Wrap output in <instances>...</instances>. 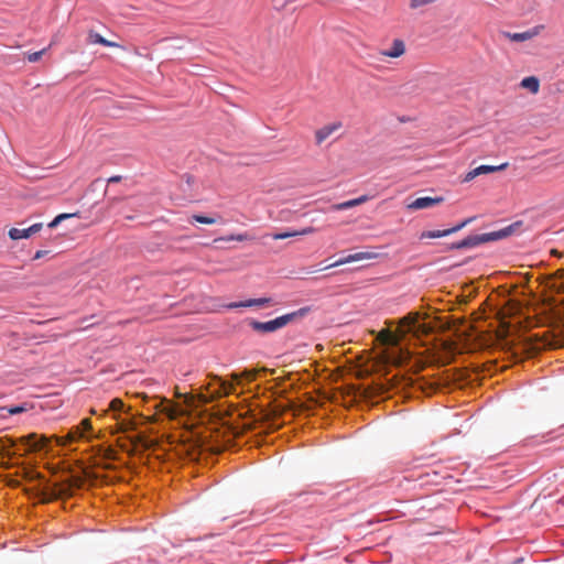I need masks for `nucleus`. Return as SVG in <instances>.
Listing matches in <instances>:
<instances>
[{
	"instance_id": "f257e3e1",
	"label": "nucleus",
	"mask_w": 564,
	"mask_h": 564,
	"mask_svg": "<svg viewBox=\"0 0 564 564\" xmlns=\"http://www.w3.org/2000/svg\"><path fill=\"white\" fill-rule=\"evenodd\" d=\"M230 377L232 382L223 380L220 377L216 375L212 376V379L213 381H215V383L210 382L206 386V393L202 392L198 394L199 401L202 403H209L215 399L235 393L236 388L234 382L240 384L242 376L241 373L234 372L230 375Z\"/></svg>"
},
{
	"instance_id": "f03ea898",
	"label": "nucleus",
	"mask_w": 564,
	"mask_h": 564,
	"mask_svg": "<svg viewBox=\"0 0 564 564\" xmlns=\"http://www.w3.org/2000/svg\"><path fill=\"white\" fill-rule=\"evenodd\" d=\"M310 312H311V307L305 306V307H301L300 310H297L295 312L281 315V316H279L274 319L268 321V322H259L256 319H250L249 326L252 328V330H254L256 333H259V334L274 333V332L285 327L290 323L306 316Z\"/></svg>"
},
{
	"instance_id": "7ed1b4c3",
	"label": "nucleus",
	"mask_w": 564,
	"mask_h": 564,
	"mask_svg": "<svg viewBox=\"0 0 564 564\" xmlns=\"http://www.w3.org/2000/svg\"><path fill=\"white\" fill-rule=\"evenodd\" d=\"M521 226L522 221H516L497 231L468 236L466 237L467 248H475L489 241H497L507 238L511 236L513 232H516Z\"/></svg>"
},
{
	"instance_id": "20e7f679",
	"label": "nucleus",
	"mask_w": 564,
	"mask_h": 564,
	"mask_svg": "<svg viewBox=\"0 0 564 564\" xmlns=\"http://www.w3.org/2000/svg\"><path fill=\"white\" fill-rule=\"evenodd\" d=\"M544 29L545 26L543 24H539L524 32L512 33L509 31H502L500 32V35L510 42H525L539 36L544 31Z\"/></svg>"
},
{
	"instance_id": "39448f33",
	"label": "nucleus",
	"mask_w": 564,
	"mask_h": 564,
	"mask_svg": "<svg viewBox=\"0 0 564 564\" xmlns=\"http://www.w3.org/2000/svg\"><path fill=\"white\" fill-rule=\"evenodd\" d=\"M377 253L371 251H360L356 253L348 254L347 257L340 258L339 260L326 265L324 269H330L335 267H339L346 263L362 261V260H371L376 259Z\"/></svg>"
},
{
	"instance_id": "423d86ee",
	"label": "nucleus",
	"mask_w": 564,
	"mask_h": 564,
	"mask_svg": "<svg viewBox=\"0 0 564 564\" xmlns=\"http://www.w3.org/2000/svg\"><path fill=\"white\" fill-rule=\"evenodd\" d=\"M474 220V218H467L465 219L464 221H462L460 224L456 225L455 227L453 228H449V229H445V230H429V231H423L420 236L421 239H434V238H442V237H446L451 234H454L460 229H463L465 226H467L468 224H470L471 221Z\"/></svg>"
},
{
	"instance_id": "0eeeda50",
	"label": "nucleus",
	"mask_w": 564,
	"mask_h": 564,
	"mask_svg": "<svg viewBox=\"0 0 564 564\" xmlns=\"http://www.w3.org/2000/svg\"><path fill=\"white\" fill-rule=\"evenodd\" d=\"M444 202V197L437 196V197H419L414 199L413 202L409 203L406 205V208L410 210H419V209H425L433 207L435 205H438Z\"/></svg>"
},
{
	"instance_id": "6e6552de",
	"label": "nucleus",
	"mask_w": 564,
	"mask_h": 564,
	"mask_svg": "<svg viewBox=\"0 0 564 564\" xmlns=\"http://www.w3.org/2000/svg\"><path fill=\"white\" fill-rule=\"evenodd\" d=\"M42 227L43 225L41 223H37L24 229L11 228L9 230V237L12 240L26 239L32 235L37 234L42 229Z\"/></svg>"
},
{
	"instance_id": "1a4fd4ad",
	"label": "nucleus",
	"mask_w": 564,
	"mask_h": 564,
	"mask_svg": "<svg viewBox=\"0 0 564 564\" xmlns=\"http://www.w3.org/2000/svg\"><path fill=\"white\" fill-rule=\"evenodd\" d=\"M341 128V122L336 121L329 124H326L315 132V140L317 144H322L328 137H330L334 132Z\"/></svg>"
},
{
	"instance_id": "9d476101",
	"label": "nucleus",
	"mask_w": 564,
	"mask_h": 564,
	"mask_svg": "<svg viewBox=\"0 0 564 564\" xmlns=\"http://www.w3.org/2000/svg\"><path fill=\"white\" fill-rule=\"evenodd\" d=\"M405 53V44L400 39H394L392 42V46L389 50L381 51L380 54L382 56L398 58Z\"/></svg>"
},
{
	"instance_id": "9b49d317",
	"label": "nucleus",
	"mask_w": 564,
	"mask_h": 564,
	"mask_svg": "<svg viewBox=\"0 0 564 564\" xmlns=\"http://www.w3.org/2000/svg\"><path fill=\"white\" fill-rule=\"evenodd\" d=\"M271 303V299L269 297H260V299H251L243 302H235L227 305L228 308H238V307H251L259 306L263 307Z\"/></svg>"
},
{
	"instance_id": "f8f14e48",
	"label": "nucleus",
	"mask_w": 564,
	"mask_h": 564,
	"mask_svg": "<svg viewBox=\"0 0 564 564\" xmlns=\"http://www.w3.org/2000/svg\"><path fill=\"white\" fill-rule=\"evenodd\" d=\"M368 200H369V197L367 195H362L358 198H354V199L346 200V202H343L339 204H335L332 206V208L334 210H345V209H349V208L356 207L358 205H361Z\"/></svg>"
},
{
	"instance_id": "ddd939ff",
	"label": "nucleus",
	"mask_w": 564,
	"mask_h": 564,
	"mask_svg": "<svg viewBox=\"0 0 564 564\" xmlns=\"http://www.w3.org/2000/svg\"><path fill=\"white\" fill-rule=\"evenodd\" d=\"M37 438V435L35 433L29 434L28 436H23L21 441L29 445L31 449L36 451L43 448L46 443L47 438L45 436H41L40 441L33 442Z\"/></svg>"
},
{
	"instance_id": "4468645a",
	"label": "nucleus",
	"mask_w": 564,
	"mask_h": 564,
	"mask_svg": "<svg viewBox=\"0 0 564 564\" xmlns=\"http://www.w3.org/2000/svg\"><path fill=\"white\" fill-rule=\"evenodd\" d=\"M520 87L523 89H528L531 94H538L540 90V80L535 76L524 77L520 82Z\"/></svg>"
},
{
	"instance_id": "2eb2a0df",
	"label": "nucleus",
	"mask_w": 564,
	"mask_h": 564,
	"mask_svg": "<svg viewBox=\"0 0 564 564\" xmlns=\"http://www.w3.org/2000/svg\"><path fill=\"white\" fill-rule=\"evenodd\" d=\"M83 431L79 426H75L72 429L66 436L64 437H56L58 445H66L67 443L74 442L80 437H83Z\"/></svg>"
},
{
	"instance_id": "dca6fc26",
	"label": "nucleus",
	"mask_w": 564,
	"mask_h": 564,
	"mask_svg": "<svg viewBox=\"0 0 564 564\" xmlns=\"http://www.w3.org/2000/svg\"><path fill=\"white\" fill-rule=\"evenodd\" d=\"M88 42L91 44H100L108 47H121L118 43L108 41L94 31H90L88 33Z\"/></svg>"
},
{
	"instance_id": "f3484780",
	"label": "nucleus",
	"mask_w": 564,
	"mask_h": 564,
	"mask_svg": "<svg viewBox=\"0 0 564 564\" xmlns=\"http://www.w3.org/2000/svg\"><path fill=\"white\" fill-rule=\"evenodd\" d=\"M313 232H315V228L306 227L300 231H286V232H281V234H273L272 238L274 240H281V239H286V238H291V237H295V236H305V235H310Z\"/></svg>"
},
{
	"instance_id": "a211bd4d",
	"label": "nucleus",
	"mask_w": 564,
	"mask_h": 564,
	"mask_svg": "<svg viewBox=\"0 0 564 564\" xmlns=\"http://www.w3.org/2000/svg\"><path fill=\"white\" fill-rule=\"evenodd\" d=\"M378 340L383 345H395L397 337L389 329H382L378 335Z\"/></svg>"
},
{
	"instance_id": "6ab92c4d",
	"label": "nucleus",
	"mask_w": 564,
	"mask_h": 564,
	"mask_svg": "<svg viewBox=\"0 0 564 564\" xmlns=\"http://www.w3.org/2000/svg\"><path fill=\"white\" fill-rule=\"evenodd\" d=\"M26 410H28V406L24 404L11 406V408L2 406V408H0V417H6L7 415L20 414V413L25 412Z\"/></svg>"
},
{
	"instance_id": "aec40b11",
	"label": "nucleus",
	"mask_w": 564,
	"mask_h": 564,
	"mask_svg": "<svg viewBox=\"0 0 564 564\" xmlns=\"http://www.w3.org/2000/svg\"><path fill=\"white\" fill-rule=\"evenodd\" d=\"M507 166H508V163H502V164L497 165V166H495V165H480V166L476 167V170H477L478 175H482V174H489V173H492V172H496V171H502Z\"/></svg>"
},
{
	"instance_id": "412c9836",
	"label": "nucleus",
	"mask_w": 564,
	"mask_h": 564,
	"mask_svg": "<svg viewBox=\"0 0 564 564\" xmlns=\"http://www.w3.org/2000/svg\"><path fill=\"white\" fill-rule=\"evenodd\" d=\"M417 319H419V314L412 313V314H409V315L404 316L403 318H401L400 325L411 329L412 327L415 326V324L417 323Z\"/></svg>"
},
{
	"instance_id": "4be33fe9",
	"label": "nucleus",
	"mask_w": 564,
	"mask_h": 564,
	"mask_svg": "<svg viewBox=\"0 0 564 564\" xmlns=\"http://www.w3.org/2000/svg\"><path fill=\"white\" fill-rule=\"evenodd\" d=\"M12 441H4L0 438V454L3 457H11L10 448L13 446Z\"/></svg>"
},
{
	"instance_id": "5701e85b",
	"label": "nucleus",
	"mask_w": 564,
	"mask_h": 564,
	"mask_svg": "<svg viewBox=\"0 0 564 564\" xmlns=\"http://www.w3.org/2000/svg\"><path fill=\"white\" fill-rule=\"evenodd\" d=\"M249 239H250V236L247 232L238 234V235H230L228 237L219 238V240H225V241H234V240L246 241ZM215 241H218V239H216Z\"/></svg>"
},
{
	"instance_id": "b1692460",
	"label": "nucleus",
	"mask_w": 564,
	"mask_h": 564,
	"mask_svg": "<svg viewBox=\"0 0 564 564\" xmlns=\"http://www.w3.org/2000/svg\"><path fill=\"white\" fill-rule=\"evenodd\" d=\"M192 219L196 223L204 224V225H213L217 220L212 217L203 216V215H194Z\"/></svg>"
},
{
	"instance_id": "393cba45",
	"label": "nucleus",
	"mask_w": 564,
	"mask_h": 564,
	"mask_svg": "<svg viewBox=\"0 0 564 564\" xmlns=\"http://www.w3.org/2000/svg\"><path fill=\"white\" fill-rule=\"evenodd\" d=\"M47 48H43L39 52H33V53H28L26 54V59L30 62V63H35L37 62L42 56L43 54L46 52Z\"/></svg>"
},
{
	"instance_id": "a878e982",
	"label": "nucleus",
	"mask_w": 564,
	"mask_h": 564,
	"mask_svg": "<svg viewBox=\"0 0 564 564\" xmlns=\"http://www.w3.org/2000/svg\"><path fill=\"white\" fill-rule=\"evenodd\" d=\"M76 216V214H59L56 216L52 223H50L48 227H56L62 220Z\"/></svg>"
},
{
	"instance_id": "bb28decb",
	"label": "nucleus",
	"mask_w": 564,
	"mask_h": 564,
	"mask_svg": "<svg viewBox=\"0 0 564 564\" xmlns=\"http://www.w3.org/2000/svg\"><path fill=\"white\" fill-rule=\"evenodd\" d=\"M123 402L122 400L116 398L113 400H111V402L109 403V408L108 410L110 411H113V412H118V411H121L123 409Z\"/></svg>"
},
{
	"instance_id": "cd10ccee",
	"label": "nucleus",
	"mask_w": 564,
	"mask_h": 564,
	"mask_svg": "<svg viewBox=\"0 0 564 564\" xmlns=\"http://www.w3.org/2000/svg\"><path fill=\"white\" fill-rule=\"evenodd\" d=\"M242 378H245L247 381H253L257 377V371L256 370H245L242 373H241Z\"/></svg>"
},
{
	"instance_id": "c85d7f7f",
	"label": "nucleus",
	"mask_w": 564,
	"mask_h": 564,
	"mask_svg": "<svg viewBox=\"0 0 564 564\" xmlns=\"http://www.w3.org/2000/svg\"><path fill=\"white\" fill-rule=\"evenodd\" d=\"M479 176L478 173H477V170L474 169L471 171H469L465 176H464V180L463 182H470L473 181L475 177Z\"/></svg>"
},
{
	"instance_id": "c756f323",
	"label": "nucleus",
	"mask_w": 564,
	"mask_h": 564,
	"mask_svg": "<svg viewBox=\"0 0 564 564\" xmlns=\"http://www.w3.org/2000/svg\"><path fill=\"white\" fill-rule=\"evenodd\" d=\"M452 248H455V249H468L467 248V239L465 238V239H463V240H460L458 242L453 243Z\"/></svg>"
},
{
	"instance_id": "7c9ffc66",
	"label": "nucleus",
	"mask_w": 564,
	"mask_h": 564,
	"mask_svg": "<svg viewBox=\"0 0 564 564\" xmlns=\"http://www.w3.org/2000/svg\"><path fill=\"white\" fill-rule=\"evenodd\" d=\"M48 253L47 250H37L33 257V260H39Z\"/></svg>"
},
{
	"instance_id": "2f4dec72",
	"label": "nucleus",
	"mask_w": 564,
	"mask_h": 564,
	"mask_svg": "<svg viewBox=\"0 0 564 564\" xmlns=\"http://www.w3.org/2000/svg\"><path fill=\"white\" fill-rule=\"evenodd\" d=\"M80 426L84 429V430H90L91 429V422L89 419H84L80 423Z\"/></svg>"
},
{
	"instance_id": "473e14b6",
	"label": "nucleus",
	"mask_w": 564,
	"mask_h": 564,
	"mask_svg": "<svg viewBox=\"0 0 564 564\" xmlns=\"http://www.w3.org/2000/svg\"><path fill=\"white\" fill-rule=\"evenodd\" d=\"M121 181V176L120 175H115V176H111L108 182L109 183H118Z\"/></svg>"
},
{
	"instance_id": "72a5a7b5",
	"label": "nucleus",
	"mask_w": 564,
	"mask_h": 564,
	"mask_svg": "<svg viewBox=\"0 0 564 564\" xmlns=\"http://www.w3.org/2000/svg\"><path fill=\"white\" fill-rule=\"evenodd\" d=\"M551 254L554 256V257H562V253L558 250H556V249H552L551 250Z\"/></svg>"
},
{
	"instance_id": "f704fd0d",
	"label": "nucleus",
	"mask_w": 564,
	"mask_h": 564,
	"mask_svg": "<svg viewBox=\"0 0 564 564\" xmlns=\"http://www.w3.org/2000/svg\"><path fill=\"white\" fill-rule=\"evenodd\" d=\"M87 327H89V325H87V326H80V327H79V329H80V330H84V329H86Z\"/></svg>"
},
{
	"instance_id": "c9c22d12",
	"label": "nucleus",
	"mask_w": 564,
	"mask_h": 564,
	"mask_svg": "<svg viewBox=\"0 0 564 564\" xmlns=\"http://www.w3.org/2000/svg\"><path fill=\"white\" fill-rule=\"evenodd\" d=\"M90 413L95 415L97 412H96V410H95V409H91V410H90Z\"/></svg>"
}]
</instances>
